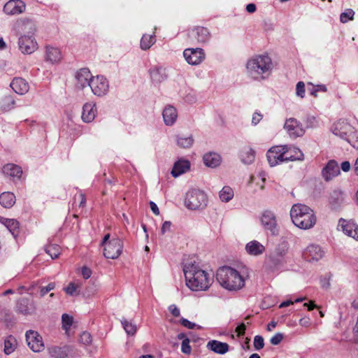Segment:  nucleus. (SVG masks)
<instances>
[{
  "instance_id": "nucleus-59",
  "label": "nucleus",
  "mask_w": 358,
  "mask_h": 358,
  "mask_svg": "<svg viewBox=\"0 0 358 358\" xmlns=\"http://www.w3.org/2000/svg\"><path fill=\"white\" fill-rule=\"evenodd\" d=\"M245 324L244 323H241L236 328V332L237 333L238 336H243L245 334Z\"/></svg>"
},
{
  "instance_id": "nucleus-3",
  "label": "nucleus",
  "mask_w": 358,
  "mask_h": 358,
  "mask_svg": "<svg viewBox=\"0 0 358 358\" xmlns=\"http://www.w3.org/2000/svg\"><path fill=\"white\" fill-rule=\"evenodd\" d=\"M290 217L294 224L301 229H309L317 222L314 211L308 206L301 203L292 206Z\"/></svg>"
},
{
  "instance_id": "nucleus-47",
  "label": "nucleus",
  "mask_w": 358,
  "mask_h": 358,
  "mask_svg": "<svg viewBox=\"0 0 358 358\" xmlns=\"http://www.w3.org/2000/svg\"><path fill=\"white\" fill-rule=\"evenodd\" d=\"M355 15V12L352 9H348L345 12L342 13L340 16V20L341 22L345 23L349 20H352L353 16Z\"/></svg>"
},
{
  "instance_id": "nucleus-34",
  "label": "nucleus",
  "mask_w": 358,
  "mask_h": 358,
  "mask_svg": "<svg viewBox=\"0 0 358 358\" xmlns=\"http://www.w3.org/2000/svg\"><path fill=\"white\" fill-rule=\"evenodd\" d=\"M189 162L187 160H179L174 164L171 171L173 177H178L184 173L189 169Z\"/></svg>"
},
{
  "instance_id": "nucleus-10",
  "label": "nucleus",
  "mask_w": 358,
  "mask_h": 358,
  "mask_svg": "<svg viewBox=\"0 0 358 358\" xmlns=\"http://www.w3.org/2000/svg\"><path fill=\"white\" fill-rule=\"evenodd\" d=\"M26 341L29 348L34 352H40L45 348L42 336L33 330L26 332Z\"/></svg>"
},
{
  "instance_id": "nucleus-51",
  "label": "nucleus",
  "mask_w": 358,
  "mask_h": 358,
  "mask_svg": "<svg viewBox=\"0 0 358 358\" xmlns=\"http://www.w3.org/2000/svg\"><path fill=\"white\" fill-rule=\"evenodd\" d=\"M296 94L301 98H303L305 96V84L303 82L300 81L296 84Z\"/></svg>"
},
{
  "instance_id": "nucleus-27",
  "label": "nucleus",
  "mask_w": 358,
  "mask_h": 358,
  "mask_svg": "<svg viewBox=\"0 0 358 358\" xmlns=\"http://www.w3.org/2000/svg\"><path fill=\"white\" fill-rule=\"evenodd\" d=\"M329 204L333 209L339 208L345 202V196L341 191H334L329 199Z\"/></svg>"
},
{
  "instance_id": "nucleus-4",
  "label": "nucleus",
  "mask_w": 358,
  "mask_h": 358,
  "mask_svg": "<svg viewBox=\"0 0 358 358\" xmlns=\"http://www.w3.org/2000/svg\"><path fill=\"white\" fill-rule=\"evenodd\" d=\"M218 282L230 291H237L245 286V279L236 269L229 266L220 268L216 274Z\"/></svg>"
},
{
  "instance_id": "nucleus-39",
  "label": "nucleus",
  "mask_w": 358,
  "mask_h": 358,
  "mask_svg": "<svg viewBox=\"0 0 358 358\" xmlns=\"http://www.w3.org/2000/svg\"><path fill=\"white\" fill-rule=\"evenodd\" d=\"M283 148H285V152H288L292 156L290 159H287L286 162L299 160L303 157V153L299 148L288 145H283Z\"/></svg>"
},
{
  "instance_id": "nucleus-44",
  "label": "nucleus",
  "mask_w": 358,
  "mask_h": 358,
  "mask_svg": "<svg viewBox=\"0 0 358 358\" xmlns=\"http://www.w3.org/2000/svg\"><path fill=\"white\" fill-rule=\"evenodd\" d=\"M45 250L52 259L57 258L61 253V248L57 244H50L47 245Z\"/></svg>"
},
{
  "instance_id": "nucleus-55",
  "label": "nucleus",
  "mask_w": 358,
  "mask_h": 358,
  "mask_svg": "<svg viewBox=\"0 0 358 358\" xmlns=\"http://www.w3.org/2000/svg\"><path fill=\"white\" fill-rule=\"evenodd\" d=\"M284 338V336L282 333H277L273 336H272L270 339V342L273 345H277L281 343Z\"/></svg>"
},
{
  "instance_id": "nucleus-63",
  "label": "nucleus",
  "mask_w": 358,
  "mask_h": 358,
  "mask_svg": "<svg viewBox=\"0 0 358 358\" xmlns=\"http://www.w3.org/2000/svg\"><path fill=\"white\" fill-rule=\"evenodd\" d=\"M78 199H80L79 207H84L86 203V198L84 194L79 193L78 194Z\"/></svg>"
},
{
  "instance_id": "nucleus-9",
  "label": "nucleus",
  "mask_w": 358,
  "mask_h": 358,
  "mask_svg": "<svg viewBox=\"0 0 358 358\" xmlns=\"http://www.w3.org/2000/svg\"><path fill=\"white\" fill-rule=\"evenodd\" d=\"M90 87L93 94L98 96L106 95L109 90L108 82L103 76L94 77L91 80Z\"/></svg>"
},
{
  "instance_id": "nucleus-28",
  "label": "nucleus",
  "mask_w": 358,
  "mask_h": 358,
  "mask_svg": "<svg viewBox=\"0 0 358 358\" xmlns=\"http://www.w3.org/2000/svg\"><path fill=\"white\" fill-rule=\"evenodd\" d=\"M150 75L152 82L159 83L167 78L166 69L160 66H155L150 70Z\"/></svg>"
},
{
  "instance_id": "nucleus-32",
  "label": "nucleus",
  "mask_w": 358,
  "mask_h": 358,
  "mask_svg": "<svg viewBox=\"0 0 358 358\" xmlns=\"http://www.w3.org/2000/svg\"><path fill=\"white\" fill-rule=\"evenodd\" d=\"M45 49L46 60L52 63H56L61 60L62 54L59 48L48 45Z\"/></svg>"
},
{
  "instance_id": "nucleus-43",
  "label": "nucleus",
  "mask_w": 358,
  "mask_h": 358,
  "mask_svg": "<svg viewBox=\"0 0 358 358\" xmlns=\"http://www.w3.org/2000/svg\"><path fill=\"white\" fill-rule=\"evenodd\" d=\"M234 195V191L229 186H224L219 194L220 198L223 202H229L232 199Z\"/></svg>"
},
{
  "instance_id": "nucleus-21",
  "label": "nucleus",
  "mask_w": 358,
  "mask_h": 358,
  "mask_svg": "<svg viewBox=\"0 0 358 358\" xmlns=\"http://www.w3.org/2000/svg\"><path fill=\"white\" fill-rule=\"evenodd\" d=\"M77 85L80 88L90 86L91 80L94 78L88 69H81L76 73Z\"/></svg>"
},
{
  "instance_id": "nucleus-60",
  "label": "nucleus",
  "mask_w": 358,
  "mask_h": 358,
  "mask_svg": "<svg viewBox=\"0 0 358 358\" xmlns=\"http://www.w3.org/2000/svg\"><path fill=\"white\" fill-rule=\"evenodd\" d=\"M171 227V222L169 221H166L163 223L162 227L161 228L162 234H164L166 231H169Z\"/></svg>"
},
{
  "instance_id": "nucleus-29",
  "label": "nucleus",
  "mask_w": 358,
  "mask_h": 358,
  "mask_svg": "<svg viewBox=\"0 0 358 358\" xmlns=\"http://www.w3.org/2000/svg\"><path fill=\"white\" fill-rule=\"evenodd\" d=\"M255 154L252 148L245 146L240 152L241 160L243 164H250L255 161Z\"/></svg>"
},
{
  "instance_id": "nucleus-42",
  "label": "nucleus",
  "mask_w": 358,
  "mask_h": 358,
  "mask_svg": "<svg viewBox=\"0 0 358 358\" xmlns=\"http://www.w3.org/2000/svg\"><path fill=\"white\" fill-rule=\"evenodd\" d=\"M15 100L11 96H6L0 101V110L8 111L14 108Z\"/></svg>"
},
{
  "instance_id": "nucleus-17",
  "label": "nucleus",
  "mask_w": 358,
  "mask_h": 358,
  "mask_svg": "<svg viewBox=\"0 0 358 358\" xmlns=\"http://www.w3.org/2000/svg\"><path fill=\"white\" fill-rule=\"evenodd\" d=\"M324 255V250L317 245L308 246L303 253L304 259L308 262L318 261L322 258Z\"/></svg>"
},
{
  "instance_id": "nucleus-12",
  "label": "nucleus",
  "mask_w": 358,
  "mask_h": 358,
  "mask_svg": "<svg viewBox=\"0 0 358 358\" xmlns=\"http://www.w3.org/2000/svg\"><path fill=\"white\" fill-rule=\"evenodd\" d=\"M18 45L23 54H31L38 48V44L32 36H22L19 38Z\"/></svg>"
},
{
  "instance_id": "nucleus-36",
  "label": "nucleus",
  "mask_w": 358,
  "mask_h": 358,
  "mask_svg": "<svg viewBox=\"0 0 358 358\" xmlns=\"http://www.w3.org/2000/svg\"><path fill=\"white\" fill-rule=\"evenodd\" d=\"M15 203V196L10 192H3L0 195V204L6 208H11Z\"/></svg>"
},
{
  "instance_id": "nucleus-26",
  "label": "nucleus",
  "mask_w": 358,
  "mask_h": 358,
  "mask_svg": "<svg viewBox=\"0 0 358 358\" xmlns=\"http://www.w3.org/2000/svg\"><path fill=\"white\" fill-rule=\"evenodd\" d=\"M162 115L164 123L167 126L173 125L176 122L178 117L177 110L176 108L172 106H167L165 107Z\"/></svg>"
},
{
  "instance_id": "nucleus-45",
  "label": "nucleus",
  "mask_w": 358,
  "mask_h": 358,
  "mask_svg": "<svg viewBox=\"0 0 358 358\" xmlns=\"http://www.w3.org/2000/svg\"><path fill=\"white\" fill-rule=\"evenodd\" d=\"M122 327L128 335L133 336L136 332V325L125 319L121 320Z\"/></svg>"
},
{
  "instance_id": "nucleus-30",
  "label": "nucleus",
  "mask_w": 358,
  "mask_h": 358,
  "mask_svg": "<svg viewBox=\"0 0 358 358\" xmlns=\"http://www.w3.org/2000/svg\"><path fill=\"white\" fill-rule=\"evenodd\" d=\"M3 173L12 178H20L22 174V168L14 164H8L3 167Z\"/></svg>"
},
{
  "instance_id": "nucleus-8",
  "label": "nucleus",
  "mask_w": 358,
  "mask_h": 358,
  "mask_svg": "<svg viewBox=\"0 0 358 358\" xmlns=\"http://www.w3.org/2000/svg\"><path fill=\"white\" fill-rule=\"evenodd\" d=\"M332 132L334 135L350 143V139L355 133V128L345 120H338L334 124Z\"/></svg>"
},
{
  "instance_id": "nucleus-11",
  "label": "nucleus",
  "mask_w": 358,
  "mask_h": 358,
  "mask_svg": "<svg viewBox=\"0 0 358 358\" xmlns=\"http://www.w3.org/2000/svg\"><path fill=\"white\" fill-rule=\"evenodd\" d=\"M183 56L189 64L198 65L205 59L206 54L202 48H187Z\"/></svg>"
},
{
  "instance_id": "nucleus-1",
  "label": "nucleus",
  "mask_w": 358,
  "mask_h": 358,
  "mask_svg": "<svg viewBox=\"0 0 358 358\" xmlns=\"http://www.w3.org/2000/svg\"><path fill=\"white\" fill-rule=\"evenodd\" d=\"M248 76L255 80L268 78L272 73L273 64L267 54L257 55L250 58L245 65Z\"/></svg>"
},
{
  "instance_id": "nucleus-52",
  "label": "nucleus",
  "mask_w": 358,
  "mask_h": 358,
  "mask_svg": "<svg viewBox=\"0 0 358 358\" xmlns=\"http://www.w3.org/2000/svg\"><path fill=\"white\" fill-rule=\"evenodd\" d=\"M55 288V282H50L47 286L41 287L40 289V296L41 297L44 296L46 294H48L49 292L54 289Z\"/></svg>"
},
{
  "instance_id": "nucleus-53",
  "label": "nucleus",
  "mask_w": 358,
  "mask_h": 358,
  "mask_svg": "<svg viewBox=\"0 0 358 358\" xmlns=\"http://www.w3.org/2000/svg\"><path fill=\"white\" fill-rule=\"evenodd\" d=\"M78 288V286L77 285H76L75 283L73 282H71L69 284V285L65 287L64 289L65 291V292L67 294H69L71 296H73L76 294L77 289Z\"/></svg>"
},
{
  "instance_id": "nucleus-14",
  "label": "nucleus",
  "mask_w": 358,
  "mask_h": 358,
  "mask_svg": "<svg viewBox=\"0 0 358 358\" xmlns=\"http://www.w3.org/2000/svg\"><path fill=\"white\" fill-rule=\"evenodd\" d=\"M26 5L22 0H10L3 6L6 15H15L24 12Z\"/></svg>"
},
{
  "instance_id": "nucleus-37",
  "label": "nucleus",
  "mask_w": 358,
  "mask_h": 358,
  "mask_svg": "<svg viewBox=\"0 0 358 358\" xmlns=\"http://www.w3.org/2000/svg\"><path fill=\"white\" fill-rule=\"evenodd\" d=\"M48 350L50 355L53 358H66L68 355V348L66 346H52L48 348Z\"/></svg>"
},
{
  "instance_id": "nucleus-50",
  "label": "nucleus",
  "mask_w": 358,
  "mask_h": 358,
  "mask_svg": "<svg viewBox=\"0 0 358 358\" xmlns=\"http://www.w3.org/2000/svg\"><path fill=\"white\" fill-rule=\"evenodd\" d=\"M264 346V338L262 336H255L254 338V348L257 350L262 349Z\"/></svg>"
},
{
  "instance_id": "nucleus-49",
  "label": "nucleus",
  "mask_w": 358,
  "mask_h": 358,
  "mask_svg": "<svg viewBox=\"0 0 358 358\" xmlns=\"http://www.w3.org/2000/svg\"><path fill=\"white\" fill-rule=\"evenodd\" d=\"M189 343H190V341L189 338H185V339H183V341H182V344H181V351L184 353V354H187V355H189L190 354L191 351H192V348H191V346L189 345Z\"/></svg>"
},
{
  "instance_id": "nucleus-61",
  "label": "nucleus",
  "mask_w": 358,
  "mask_h": 358,
  "mask_svg": "<svg viewBox=\"0 0 358 358\" xmlns=\"http://www.w3.org/2000/svg\"><path fill=\"white\" fill-rule=\"evenodd\" d=\"M299 324L302 327H308L310 324V319L308 317H303L300 319Z\"/></svg>"
},
{
  "instance_id": "nucleus-38",
  "label": "nucleus",
  "mask_w": 358,
  "mask_h": 358,
  "mask_svg": "<svg viewBox=\"0 0 358 358\" xmlns=\"http://www.w3.org/2000/svg\"><path fill=\"white\" fill-rule=\"evenodd\" d=\"M17 345L16 338L10 335L7 336L4 341V352L6 355H10L15 351Z\"/></svg>"
},
{
  "instance_id": "nucleus-25",
  "label": "nucleus",
  "mask_w": 358,
  "mask_h": 358,
  "mask_svg": "<svg viewBox=\"0 0 358 358\" xmlns=\"http://www.w3.org/2000/svg\"><path fill=\"white\" fill-rule=\"evenodd\" d=\"M17 310L23 315H29L34 313L36 307L33 301L28 299H21L17 304Z\"/></svg>"
},
{
  "instance_id": "nucleus-57",
  "label": "nucleus",
  "mask_w": 358,
  "mask_h": 358,
  "mask_svg": "<svg viewBox=\"0 0 358 358\" xmlns=\"http://www.w3.org/2000/svg\"><path fill=\"white\" fill-rule=\"evenodd\" d=\"M263 118V115L259 112H255L252 117V124L257 125Z\"/></svg>"
},
{
  "instance_id": "nucleus-56",
  "label": "nucleus",
  "mask_w": 358,
  "mask_h": 358,
  "mask_svg": "<svg viewBox=\"0 0 358 358\" xmlns=\"http://www.w3.org/2000/svg\"><path fill=\"white\" fill-rule=\"evenodd\" d=\"M180 323L181 324V325L189 329H193L196 327V324L194 323L189 321L185 318H181L180 320Z\"/></svg>"
},
{
  "instance_id": "nucleus-62",
  "label": "nucleus",
  "mask_w": 358,
  "mask_h": 358,
  "mask_svg": "<svg viewBox=\"0 0 358 358\" xmlns=\"http://www.w3.org/2000/svg\"><path fill=\"white\" fill-rule=\"evenodd\" d=\"M91 274L92 271L90 268L85 266L83 267L82 275L85 279H88L91 276Z\"/></svg>"
},
{
  "instance_id": "nucleus-2",
  "label": "nucleus",
  "mask_w": 358,
  "mask_h": 358,
  "mask_svg": "<svg viewBox=\"0 0 358 358\" xmlns=\"http://www.w3.org/2000/svg\"><path fill=\"white\" fill-rule=\"evenodd\" d=\"M183 272L187 286L193 291L206 290L213 282L210 274L196 264L185 265Z\"/></svg>"
},
{
  "instance_id": "nucleus-20",
  "label": "nucleus",
  "mask_w": 358,
  "mask_h": 358,
  "mask_svg": "<svg viewBox=\"0 0 358 358\" xmlns=\"http://www.w3.org/2000/svg\"><path fill=\"white\" fill-rule=\"evenodd\" d=\"M340 173V167L334 160H330L323 168L322 174L326 181L331 180Z\"/></svg>"
},
{
  "instance_id": "nucleus-31",
  "label": "nucleus",
  "mask_w": 358,
  "mask_h": 358,
  "mask_svg": "<svg viewBox=\"0 0 358 358\" xmlns=\"http://www.w3.org/2000/svg\"><path fill=\"white\" fill-rule=\"evenodd\" d=\"M0 222L9 230L14 237L18 235L20 224L17 220L1 217Z\"/></svg>"
},
{
  "instance_id": "nucleus-33",
  "label": "nucleus",
  "mask_w": 358,
  "mask_h": 358,
  "mask_svg": "<svg viewBox=\"0 0 358 358\" xmlns=\"http://www.w3.org/2000/svg\"><path fill=\"white\" fill-rule=\"evenodd\" d=\"M289 248L287 242L282 241L275 248L271 255V257L275 261H280L287 253Z\"/></svg>"
},
{
  "instance_id": "nucleus-6",
  "label": "nucleus",
  "mask_w": 358,
  "mask_h": 358,
  "mask_svg": "<svg viewBox=\"0 0 358 358\" xmlns=\"http://www.w3.org/2000/svg\"><path fill=\"white\" fill-rule=\"evenodd\" d=\"M207 201V196L203 191L192 189L186 194L185 205L189 209L196 210L205 207Z\"/></svg>"
},
{
  "instance_id": "nucleus-18",
  "label": "nucleus",
  "mask_w": 358,
  "mask_h": 358,
  "mask_svg": "<svg viewBox=\"0 0 358 358\" xmlns=\"http://www.w3.org/2000/svg\"><path fill=\"white\" fill-rule=\"evenodd\" d=\"M97 115V108L94 102L85 103L83 106L81 118L84 122H92Z\"/></svg>"
},
{
  "instance_id": "nucleus-5",
  "label": "nucleus",
  "mask_w": 358,
  "mask_h": 358,
  "mask_svg": "<svg viewBox=\"0 0 358 358\" xmlns=\"http://www.w3.org/2000/svg\"><path fill=\"white\" fill-rule=\"evenodd\" d=\"M101 246L103 248V255L107 259H115L119 257L122 252L123 242L119 238H113L110 240V234L104 236Z\"/></svg>"
},
{
  "instance_id": "nucleus-58",
  "label": "nucleus",
  "mask_w": 358,
  "mask_h": 358,
  "mask_svg": "<svg viewBox=\"0 0 358 358\" xmlns=\"http://www.w3.org/2000/svg\"><path fill=\"white\" fill-rule=\"evenodd\" d=\"M169 310L174 317H177L180 316V310L176 305L173 304L169 306Z\"/></svg>"
},
{
  "instance_id": "nucleus-22",
  "label": "nucleus",
  "mask_w": 358,
  "mask_h": 358,
  "mask_svg": "<svg viewBox=\"0 0 358 358\" xmlns=\"http://www.w3.org/2000/svg\"><path fill=\"white\" fill-rule=\"evenodd\" d=\"M206 348L216 354L224 355L229 350V345L217 340H210L207 343Z\"/></svg>"
},
{
  "instance_id": "nucleus-48",
  "label": "nucleus",
  "mask_w": 358,
  "mask_h": 358,
  "mask_svg": "<svg viewBox=\"0 0 358 358\" xmlns=\"http://www.w3.org/2000/svg\"><path fill=\"white\" fill-rule=\"evenodd\" d=\"M63 328L68 330L73 323V317L67 314H63L62 317Z\"/></svg>"
},
{
  "instance_id": "nucleus-7",
  "label": "nucleus",
  "mask_w": 358,
  "mask_h": 358,
  "mask_svg": "<svg viewBox=\"0 0 358 358\" xmlns=\"http://www.w3.org/2000/svg\"><path fill=\"white\" fill-rule=\"evenodd\" d=\"M284 150L283 145H276L273 146L268 150L266 157L271 166L286 162L287 159L292 157V156H290L288 152H285Z\"/></svg>"
},
{
  "instance_id": "nucleus-40",
  "label": "nucleus",
  "mask_w": 358,
  "mask_h": 358,
  "mask_svg": "<svg viewBox=\"0 0 358 358\" xmlns=\"http://www.w3.org/2000/svg\"><path fill=\"white\" fill-rule=\"evenodd\" d=\"M156 41L155 35H148L144 34L141 40L140 46L141 48L143 50H147L151 48L152 45L155 44Z\"/></svg>"
},
{
  "instance_id": "nucleus-24",
  "label": "nucleus",
  "mask_w": 358,
  "mask_h": 358,
  "mask_svg": "<svg viewBox=\"0 0 358 358\" xmlns=\"http://www.w3.org/2000/svg\"><path fill=\"white\" fill-rule=\"evenodd\" d=\"M247 253L252 256H259L265 251V247L257 241H251L245 245Z\"/></svg>"
},
{
  "instance_id": "nucleus-64",
  "label": "nucleus",
  "mask_w": 358,
  "mask_h": 358,
  "mask_svg": "<svg viewBox=\"0 0 358 358\" xmlns=\"http://www.w3.org/2000/svg\"><path fill=\"white\" fill-rule=\"evenodd\" d=\"M352 331H353L354 337L355 338L357 341H358V315H357L356 324H355V327H353Z\"/></svg>"
},
{
  "instance_id": "nucleus-13",
  "label": "nucleus",
  "mask_w": 358,
  "mask_h": 358,
  "mask_svg": "<svg viewBox=\"0 0 358 358\" xmlns=\"http://www.w3.org/2000/svg\"><path fill=\"white\" fill-rule=\"evenodd\" d=\"M284 128L289 136L294 138L301 136L304 134L302 124L295 118H289L286 120Z\"/></svg>"
},
{
  "instance_id": "nucleus-16",
  "label": "nucleus",
  "mask_w": 358,
  "mask_h": 358,
  "mask_svg": "<svg viewBox=\"0 0 358 358\" xmlns=\"http://www.w3.org/2000/svg\"><path fill=\"white\" fill-rule=\"evenodd\" d=\"M262 224L265 230L269 231L272 234L277 231V223L274 213L270 210H265L261 217Z\"/></svg>"
},
{
  "instance_id": "nucleus-46",
  "label": "nucleus",
  "mask_w": 358,
  "mask_h": 358,
  "mask_svg": "<svg viewBox=\"0 0 358 358\" xmlns=\"http://www.w3.org/2000/svg\"><path fill=\"white\" fill-rule=\"evenodd\" d=\"M308 85H310L312 88L309 89L310 95L313 96L314 97L317 96V93L319 92H326L327 91V88L325 85H313L311 83H308Z\"/></svg>"
},
{
  "instance_id": "nucleus-15",
  "label": "nucleus",
  "mask_w": 358,
  "mask_h": 358,
  "mask_svg": "<svg viewBox=\"0 0 358 358\" xmlns=\"http://www.w3.org/2000/svg\"><path fill=\"white\" fill-rule=\"evenodd\" d=\"M338 227L348 236L358 240V225L354 221L341 218Z\"/></svg>"
},
{
  "instance_id": "nucleus-54",
  "label": "nucleus",
  "mask_w": 358,
  "mask_h": 358,
  "mask_svg": "<svg viewBox=\"0 0 358 358\" xmlns=\"http://www.w3.org/2000/svg\"><path fill=\"white\" fill-rule=\"evenodd\" d=\"M80 341L85 345H88L92 342V336L88 332H83L80 336Z\"/></svg>"
},
{
  "instance_id": "nucleus-35",
  "label": "nucleus",
  "mask_w": 358,
  "mask_h": 358,
  "mask_svg": "<svg viewBox=\"0 0 358 358\" xmlns=\"http://www.w3.org/2000/svg\"><path fill=\"white\" fill-rule=\"evenodd\" d=\"M203 159L206 166L212 168L217 166L221 162L220 156L215 152L206 154Z\"/></svg>"
},
{
  "instance_id": "nucleus-19",
  "label": "nucleus",
  "mask_w": 358,
  "mask_h": 358,
  "mask_svg": "<svg viewBox=\"0 0 358 358\" xmlns=\"http://www.w3.org/2000/svg\"><path fill=\"white\" fill-rule=\"evenodd\" d=\"M190 37L199 43H204L209 41L210 34L207 28L196 27L190 31Z\"/></svg>"
},
{
  "instance_id": "nucleus-23",
  "label": "nucleus",
  "mask_w": 358,
  "mask_h": 358,
  "mask_svg": "<svg viewBox=\"0 0 358 358\" xmlns=\"http://www.w3.org/2000/svg\"><path fill=\"white\" fill-rule=\"evenodd\" d=\"M10 86L18 94H24L29 89L28 83L22 78H15Z\"/></svg>"
},
{
  "instance_id": "nucleus-41",
  "label": "nucleus",
  "mask_w": 358,
  "mask_h": 358,
  "mask_svg": "<svg viewBox=\"0 0 358 358\" xmlns=\"http://www.w3.org/2000/svg\"><path fill=\"white\" fill-rule=\"evenodd\" d=\"M177 145L182 148H189L194 143V138L192 135L189 136H178Z\"/></svg>"
}]
</instances>
